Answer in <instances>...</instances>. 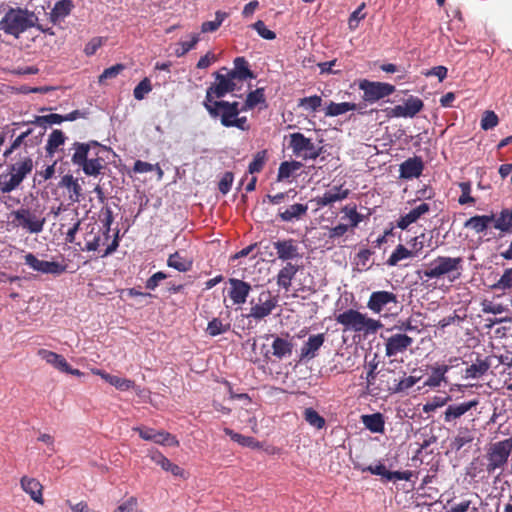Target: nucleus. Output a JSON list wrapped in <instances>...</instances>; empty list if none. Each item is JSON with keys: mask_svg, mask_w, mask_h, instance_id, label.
<instances>
[{"mask_svg": "<svg viewBox=\"0 0 512 512\" xmlns=\"http://www.w3.org/2000/svg\"><path fill=\"white\" fill-rule=\"evenodd\" d=\"M38 17L33 11L21 7H8L0 20V31L14 39L36 26Z\"/></svg>", "mask_w": 512, "mask_h": 512, "instance_id": "nucleus-1", "label": "nucleus"}, {"mask_svg": "<svg viewBox=\"0 0 512 512\" xmlns=\"http://www.w3.org/2000/svg\"><path fill=\"white\" fill-rule=\"evenodd\" d=\"M203 105L212 118H219L222 126L226 128L236 127L242 131L250 129L247 117L239 116L240 112L243 111L239 102L219 100L212 103H203Z\"/></svg>", "mask_w": 512, "mask_h": 512, "instance_id": "nucleus-2", "label": "nucleus"}, {"mask_svg": "<svg viewBox=\"0 0 512 512\" xmlns=\"http://www.w3.org/2000/svg\"><path fill=\"white\" fill-rule=\"evenodd\" d=\"M33 161L30 157L9 166L8 172L0 174V191L10 193L17 189L22 181L32 172Z\"/></svg>", "mask_w": 512, "mask_h": 512, "instance_id": "nucleus-3", "label": "nucleus"}, {"mask_svg": "<svg viewBox=\"0 0 512 512\" xmlns=\"http://www.w3.org/2000/svg\"><path fill=\"white\" fill-rule=\"evenodd\" d=\"M12 223L16 227H20L30 234H39L43 231L46 218L42 212L31 210L30 208L20 207L12 211Z\"/></svg>", "mask_w": 512, "mask_h": 512, "instance_id": "nucleus-4", "label": "nucleus"}, {"mask_svg": "<svg viewBox=\"0 0 512 512\" xmlns=\"http://www.w3.org/2000/svg\"><path fill=\"white\" fill-rule=\"evenodd\" d=\"M511 452L512 436L491 444L486 455V471L492 474L498 469H503L508 462Z\"/></svg>", "mask_w": 512, "mask_h": 512, "instance_id": "nucleus-5", "label": "nucleus"}, {"mask_svg": "<svg viewBox=\"0 0 512 512\" xmlns=\"http://www.w3.org/2000/svg\"><path fill=\"white\" fill-rule=\"evenodd\" d=\"M110 237V233L106 235L105 231L101 229L99 226H92L91 230L85 234V246L82 248V250L96 251L100 247L106 246L103 256L111 254L118 247V232L115 234V237L112 240V242L108 243Z\"/></svg>", "mask_w": 512, "mask_h": 512, "instance_id": "nucleus-6", "label": "nucleus"}, {"mask_svg": "<svg viewBox=\"0 0 512 512\" xmlns=\"http://www.w3.org/2000/svg\"><path fill=\"white\" fill-rule=\"evenodd\" d=\"M222 70L226 71V73L223 74L221 72H215L213 74L215 77V83L208 87L203 103L215 102L217 101L216 99H221L226 94L233 92L236 89V79L231 76V73L226 68H223Z\"/></svg>", "mask_w": 512, "mask_h": 512, "instance_id": "nucleus-7", "label": "nucleus"}, {"mask_svg": "<svg viewBox=\"0 0 512 512\" xmlns=\"http://www.w3.org/2000/svg\"><path fill=\"white\" fill-rule=\"evenodd\" d=\"M289 146L294 155L304 160H315L321 154L322 147H316L310 138L300 132L290 134Z\"/></svg>", "mask_w": 512, "mask_h": 512, "instance_id": "nucleus-8", "label": "nucleus"}, {"mask_svg": "<svg viewBox=\"0 0 512 512\" xmlns=\"http://www.w3.org/2000/svg\"><path fill=\"white\" fill-rule=\"evenodd\" d=\"M368 307L372 311L382 313V316L388 317L394 315L393 311H396L399 305L396 296L392 292L377 291L371 294Z\"/></svg>", "mask_w": 512, "mask_h": 512, "instance_id": "nucleus-9", "label": "nucleus"}, {"mask_svg": "<svg viewBox=\"0 0 512 512\" xmlns=\"http://www.w3.org/2000/svg\"><path fill=\"white\" fill-rule=\"evenodd\" d=\"M359 89L363 91L362 98L365 102L374 103L394 93L395 86L389 83L364 79L360 81Z\"/></svg>", "mask_w": 512, "mask_h": 512, "instance_id": "nucleus-10", "label": "nucleus"}, {"mask_svg": "<svg viewBox=\"0 0 512 512\" xmlns=\"http://www.w3.org/2000/svg\"><path fill=\"white\" fill-rule=\"evenodd\" d=\"M463 259L461 257H437L422 273L426 278H439L445 274L461 268Z\"/></svg>", "mask_w": 512, "mask_h": 512, "instance_id": "nucleus-11", "label": "nucleus"}, {"mask_svg": "<svg viewBox=\"0 0 512 512\" xmlns=\"http://www.w3.org/2000/svg\"><path fill=\"white\" fill-rule=\"evenodd\" d=\"M276 306V299L272 296L271 292L264 290L259 293L257 298H252L250 301V311L246 314L247 317L261 319L268 316Z\"/></svg>", "mask_w": 512, "mask_h": 512, "instance_id": "nucleus-12", "label": "nucleus"}, {"mask_svg": "<svg viewBox=\"0 0 512 512\" xmlns=\"http://www.w3.org/2000/svg\"><path fill=\"white\" fill-rule=\"evenodd\" d=\"M424 107L423 101L415 96H409L403 105H396L393 108H387L386 114L390 118H413Z\"/></svg>", "mask_w": 512, "mask_h": 512, "instance_id": "nucleus-13", "label": "nucleus"}, {"mask_svg": "<svg viewBox=\"0 0 512 512\" xmlns=\"http://www.w3.org/2000/svg\"><path fill=\"white\" fill-rule=\"evenodd\" d=\"M24 262L34 271L43 274L60 275L66 270L65 265L55 261L40 260L33 253H27L24 256Z\"/></svg>", "mask_w": 512, "mask_h": 512, "instance_id": "nucleus-14", "label": "nucleus"}, {"mask_svg": "<svg viewBox=\"0 0 512 512\" xmlns=\"http://www.w3.org/2000/svg\"><path fill=\"white\" fill-rule=\"evenodd\" d=\"M24 262L34 271L43 274L60 275L66 270L65 265L55 261L40 260L33 253H27L24 256Z\"/></svg>", "mask_w": 512, "mask_h": 512, "instance_id": "nucleus-15", "label": "nucleus"}, {"mask_svg": "<svg viewBox=\"0 0 512 512\" xmlns=\"http://www.w3.org/2000/svg\"><path fill=\"white\" fill-rule=\"evenodd\" d=\"M24 262L34 271L43 274L60 275L66 270L65 265L55 261L40 260L33 253H27L24 256Z\"/></svg>", "mask_w": 512, "mask_h": 512, "instance_id": "nucleus-16", "label": "nucleus"}, {"mask_svg": "<svg viewBox=\"0 0 512 512\" xmlns=\"http://www.w3.org/2000/svg\"><path fill=\"white\" fill-rule=\"evenodd\" d=\"M227 283L229 284L227 290L229 299L234 305H243L252 290L251 284L238 278H229Z\"/></svg>", "mask_w": 512, "mask_h": 512, "instance_id": "nucleus-17", "label": "nucleus"}, {"mask_svg": "<svg viewBox=\"0 0 512 512\" xmlns=\"http://www.w3.org/2000/svg\"><path fill=\"white\" fill-rule=\"evenodd\" d=\"M273 247L278 258L282 261H290L301 257L296 240L292 238L275 241Z\"/></svg>", "mask_w": 512, "mask_h": 512, "instance_id": "nucleus-18", "label": "nucleus"}, {"mask_svg": "<svg viewBox=\"0 0 512 512\" xmlns=\"http://www.w3.org/2000/svg\"><path fill=\"white\" fill-rule=\"evenodd\" d=\"M424 169V163L421 157L414 156L408 158L400 165V177L403 179L418 178Z\"/></svg>", "mask_w": 512, "mask_h": 512, "instance_id": "nucleus-19", "label": "nucleus"}, {"mask_svg": "<svg viewBox=\"0 0 512 512\" xmlns=\"http://www.w3.org/2000/svg\"><path fill=\"white\" fill-rule=\"evenodd\" d=\"M413 342L412 337L405 334H395L391 336L386 343V355L394 356L404 351Z\"/></svg>", "mask_w": 512, "mask_h": 512, "instance_id": "nucleus-20", "label": "nucleus"}, {"mask_svg": "<svg viewBox=\"0 0 512 512\" xmlns=\"http://www.w3.org/2000/svg\"><path fill=\"white\" fill-rule=\"evenodd\" d=\"M430 211V205L428 203H421L412 210H410L407 214L401 216L397 221V227L402 230L408 228V226L414 222H416L419 218Z\"/></svg>", "mask_w": 512, "mask_h": 512, "instance_id": "nucleus-21", "label": "nucleus"}, {"mask_svg": "<svg viewBox=\"0 0 512 512\" xmlns=\"http://www.w3.org/2000/svg\"><path fill=\"white\" fill-rule=\"evenodd\" d=\"M478 405L477 400H471L460 404L449 405L444 412V421L449 423L463 416L466 412Z\"/></svg>", "mask_w": 512, "mask_h": 512, "instance_id": "nucleus-22", "label": "nucleus"}, {"mask_svg": "<svg viewBox=\"0 0 512 512\" xmlns=\"http://www.w3.org/2000/svg\"><path fill=\"white\" fill-rule=\"evenodd\" d=\"M364 104H356V103H350V102H342V103H335L331 101L325 109V115L328 117H336L342 114L347 113L348 111H355L358 110L360 113L362 112V109L364 108Z\"/></svg>", "mask_w": 512, "mask_h": 512, "instance_id": "nucleus-23", "label": "nucleus"}, {"mask_svg": "<svg viewBox=\"0 0 512 512\" xmlns=\"http://www.w3.org/2000/svg\"><path fill=\"white\" fill-rule=\"evenodd\" d=\"M22 489L30 495L31 499L36 503L43 504V496H42V485L35 478H29L24 476L20 481Z\"/></svg>", "mask_w": 512, "mask_h": 512, "instance_id": "nucleus-24", "label": "nucleus"}, {"mask_svg": "<svg viewBox=\"0 0 512 512\" xmlns=\"http://www.w3.org/2000/svg\"><path fill=\"white\" fill-rule=\"evenodd\" d=\"M495 220V215L492 213L490 215H475L469 218L465 223L464 227L472 229L476 233L480 234L485 232L489 226Z\"/></svg>", "mask_w": 512, "mask_h": 512, "instance_id": "nucleus-25", "label": "nucleus"}, {"mask_svg": "<svg viewBox=\"0 0 512 512\" xmlns=\"http://www.w3.org/2000/svg\"><path fill=\"white\" fill-rule=\"evenodd\" d=\"M151 460L163 470L171 472L174 476L185 477V471L178 465L172 463L162 453L153 451L150 453Z\"/></svg>", "mask_w": 512, "mask_h": 512, "instance_id": "nucleus-26", "label": "nucleus"}, {"mask_svg": "<svg viewBox=\"0 0 512 512\" xmlns=\"http://www.w3.org/2000/svg\"><path fill=\"white\" fill-rule=\"evenodd\" d=\"M307 211L308 206L306 204L295 203L285 208L283 211L279 210L278 217L283 222H292L306 216Z\"/></svg>", "mask_w": 512, "mask_h": 512, "instance_id": "nucleus-27", "label": "nucleus"}, {"mask_svg": "<svg viewBox=\"0 0 512 512\" xmlns=\"http://www.w3.org/2000/svg\"><path fill=\"white\" fill-rule=\"evenodd\" d=\"M297 272L298 266L291 262H287L277 274V285L285 289V291H289L292 279L295 277Z\"/></svg>", "mask_w": 512, "mask_h": 512, "instance_id": "nucleus-28", "label": "nucleus"}, {"mask_svg": "<svg viewBox=\"0 0 512 512\" xmlns=\"http://www.w3.org/2000/svg\"><path fill=\"white\" fill-rule=\"evenodd\" d=\"M94 373L120 391H127L134 387V382L132 380L109 374L103 370H96Z\"/></svg>", "mask_w": 512, "mask_h": 512, "instance_id": "nucleus-29", "label": "nucleus"}, {"mask_svg": "<svg viewBox=\"0 0 512 512\" xmlns=\"http://www.w3.org/2000/svg\"><path fill=\"white\" fill-rule=\"evenodd\" d=\"M37 354L41 359L46 361V363L50 364L51 366H53L54 368L61 372L62 370L68 369V363L66 359L60 354H57L46 349H39Z\"/></svg>", "mask_w": 512, "mask_h": 512, "instance_id": "nucleus-30", "label": "nucleus"}, {"mask_svg": "<svg viewBox=\"0 0 512 512\" xmlns=\"http://www.w3.org/2000/svg\"><path fill=\"white\" fill-rule=\"evenodd\" d=\"M324 335L317 334L310 336L301 348V358H314L317 350L323 345Z\"/></svg>", "mask_w": 512, "mask_h": 512, "instance_id": "nucleus-31", "label": "nucleus"}, {"mask_svg": "<svg viewBox=\"0 0 512 512\" xmlns=\"http://www.w3.org/2000/svg\"><path fill=\"white\" fill-rule=\"evenodd\" d=\"M167 265L178 270L179 272H187L191 270L193 260L183 256L181 252L176 251L168 257Z\"/></svg>", "mask_w": 512, "mask_h": 512, "instance_id": "nucleus-32", "label": "nucleus"}, {"mask_svg": "<svg viewBox=\"0 0 512 512\" xmlns=\"http://www.w3.org/2000/svg\"><path fill=\"white\" fill-rule=\"evenodd\" d=\"M74 5L71 0H59L55 3L54 7L50 12V19L53 23L64 19L70 14Z\"/></svg>", "mask_w": 512, "mask_h": 512, "instance_id": "nucleus-33", "label": "nucleus"}, {"mask_svg": "<svg viewBox=\"0 0 512 512\" xmlns=\"http://www.w3.org/2000/svg\"><path fill=\"white\" fill-rule=\"evenodd\" d=\"M231 76L240 81L248 78H254L253 72L249 69L248 62L244 57H237L234 60V69L228 70Z\"/></svg>", "mask_w": 512, "mask_h": 512, "instance_id": "nucleus-34", "label": "nucleus"}, {"mask_svg": "<svg viewBox=\"0 0 512 512\" xmlns=\"http://www.w3.org/2000/svg\"><path fill=\"white\" fill-rule=\"evenodd\" d=\"M493 227L496 230H499L502 233H511L512 232V208L502 209L499 213V216H495V220L493 221Z\"/></svg>", "mask_w": 512, "mask_h": 512, "instance_id": "nucleus-35", "label": "nucleus"}, {"mask_svg": "<svg viewBox=\"0 0 512 512\" xmlns=\"http://www.w3.org/2000/svg\"><path fill=\"white\" fill-rule=\"evenodd\" d=\"M91 145L98 146L99 144L95 141H92L91 143H74L75 152L72 155V162L74 165L81 167V165L88 160V153Z\"/></svg>", "mask_w": 512, "mask_h": 512, "instance_id": "nucleus-36", "label": "nucleus"}, {"mask_svg": "<svg viewBox=\"0 0 512 512\" xmlns=\"http://www.w3.org/2000/svg\"><path fill=\"white\" fill-rule=\"evenodd\" d=\"M448 365H437L431 368V374L424 382L425 386L438 387L441 382L445 381V374L448 372Z\"/></svg>", "mask_w": 512, "mask_h": 512, "instance_id": "nucleus-37", "label": "nucleus"}, {"mask_svg": "<svg viewBox=\"0 0 512 512\" xmlns=\"http://www.w3.org/2000/svg\"><path fill=\"white\" fill-rule=\"evenodd\" d=\"M362 422L365 427L373 433H382L384 431L385 422L383 415L380 413L363 415Z\"/></svg>", "mask_w": 512, "mask_h": 512, "instance_id": "nucleus-38", "label": "nucleus"}, {"mask_svg": "<svg viewBox=\"0 0 512 512\" xmlns=\"http://www.w3.org/2000/svg\"><path fill=\"white\" fill-rule=\"evenodd\" d=\"M224 433L231 438L234 442H237L239 445L243 447H250V448H259L260 444L258 441L255 440V438L250 436H244L240 433L234 432L230 428H224Z\"/></svg>", "mask_w": 512, "mask_h": 512, "instance_id": "nucleus-39", "label": "nucleus"}, {"mask_svg": "<svg viewBox=\"0 0 512 512\" xmlns=\"http://www.w3.org/2000/svg\"><path fill=\"white\" fill-rule=\"evenodd\" d=\"M273 355L281 359L292 354V344L283 338L276 337L272 343Z\"/></svg>", "mask_w": 512, "mask_h": 512, "instance_id": "nucleus-40", "label": "nucleus"}, {"mask_svg": "<svg viewBox=\"0 0 512 512\" xmlns=\"http://www.w3.org/2000/svg\"><path fill=\"white\" fill-rule=\"evenodd\" d=\"M345 214L344 218L349 220V227L355 228L364 220V215L357 212L356 204H348L341 209Z\"/></svg>", "mask_w": 512, "mask_h": 512, "instance_id": "nucleus-41", "label": "nucleus"}, {"mask_svg": "<svg viewBox=\"0 0 512 512\" xmlns=\"http://www.w3.org/2000/svg\"><path fill=\"white\" fill-rule=\"evenodd\" d=\"M302 167V163L298 161H284L280 164L277 174V180L283 181L288 179L295 171Z\"/></svg>", "mask_w": 512, "mask_h": 512, "instance_id": "nucleus-42", "label": "nucleus"}, {"mask_svg": "<svg viewBox=\"0 0 512 512\" xmlns=\"http://www.w3.org/2000/svg\"><path fill=\"white\" fill-rule=\"evenodd\" d=\"M265 102V94L263 88H257L254 91L248 93L245 101V105L242 107L243 111L253 109L258 104Z\"/></svg>", "mask_w": 512, "mask_h": 512, "instance_id": "nucleus-43", "label": "nucleus"}, {"mask_svg": "<svg viewBox=\"0 0 512 512\" xmlns=\"http://www.w3.org/2000/svg\"><path fill=\"white\" fill-rule=\"evenodd\" d=\"M501 323L502 322H490L486 325V327L489 329L488 333L491 334V337L495 339H507L509 336L512 337V328L510 326H498Z\"/></svg>", "mask_w": 512, "mask_h": 512, "instance_id": "nucleus-44", "label": "nucleus"}, {"mask_svg": "<svg viewBox=\"0 0 512 512\" xmlns=\"http://www.w3.org/2000/svg\"><path fill=\"white\" fill-rule=\"evenodd\" d=\"M65 142V135L61 130H53L52 133L49 135L47 144H46V151L48 154L52 155L57 150V148L64 144Z\"/></svg>", "mask_w": 512, "mask_h": 512, "instance_id": "nucleus-45", "label": "nucleus"}, {"mask_svg": "<svg viewBox=\"0 0 512 512\" xmlns=\"http://www.w3.org/2000/svg\"><path fill=\"white\" fill-rule=\"evenodd\" d=\"M303 417L310 426L316 429H322L326 424L325 419L313 408H306Z\"/></svg>", "mask_w": 512, "mask_h": 512, "instance_id": "nucleus-46", "label": "nucleus"}, {"mask_svg": "<svg viewBox=\"0 0 512 512\" xmlns=\"http://www.w3.org/2000/svg\"><path fill=\"white\" fill-rule=\"evenodd\" d=\"M474 437L472 433L467 428H461L459 429L457 435L455 436L452 447L459 451L462 449L465 445L471 443L473 441Z\"/></svg>", "mask_w": 512, "mask_h": 512, "instance_id": "nucleus-47", "label": "nucleus"}, {"mask_svg": "<svg viewBox=\"0 0 512 512\" xmlns=\"http://www.w3.org/2000/svg\"><path fill=\"white\" fill-rule=\"evenodd\" d=\"M324 194L326 195L328 202L331 205L334 202L342 201V200L346 199L350 194V190L347 188H343V186L340 185V186L332 187L330 190L326 191Z\"/></svg>", "mask_w": 512, "mask_h": 512, "instance_id": "nucleus-48", "label": "nucleus"}, {"mask_svg": "<svg viewBox=\"0 0 512 512\" xmlns=\"http://www.w3.org/2000/svg\"><path fill=\"white\" fill-rule=\"evenodd\" d=\"M409 257H413L409 249H407L404 245L399 244L388 258L386 264L388 266H396L401 260Z\"/></svg>", "mask_w": 512, "mask_h": 512, "instance_id": "nucleus-49", "label": "nucleus"}, {"mask_svg": "<svg viewBox=\"0 0 512 512\" xmlns=\"http://www.w3.org/2000/svg\"><path fill=\"white\" fill-rule=\"evenodd\" d=\"M266 160H267V151L266 150L258 151L254 155L253 160L250 162V164L248 166V172L250 174H255V173L261 172L262 169L264 168Z\"/></svg>", "mask_w": 512, "mask_h": 512, "instance_id": "nucleus-50", "label": "nucleus"}, {"mask_svg": "<svg viewBox=\"0 0 512 512\" xmlns=\"http://www.w3.org/2000/svg\"><path fill=\"white\" fill-rule=\"evenodd\" d=\"M81 167L86 175L97 176L104 167L103 160L101 158L88 159Z\"/></svg>", "mask_w": 512, "mask_h": 512, "instance_id": "nucleus-51", "label": "nucleus"}, {"mask_svg": "<svg viewBox=\"0 0 512 512\" xmlns=\"http://www.w3.org/2000/svg\"><path fill=\"white\" fill-rule=\"evenodd\" d=\"M99 219L102 223L101 229L105 231V234L108 235L111 231V225L114 221L113 212L110 206L105 205L101 208L99 213Z\"/></svg>", "mask_w": 512, "mask_h": 512, "instance_id": "nucleus-52", "label": "nucleus"}, {"mask_svg": "<svg viewBox=\"0 0 512 512\" xmlns=\"http://www.w3.org/2000/svg\"><path fill=\"white\" fill-rule=\"evenodd\" d=\"M322 105V98L318 95L304 97L299 99L298 106L309 112H316Z\"/></svg>", "mask_w": 512, "mask_h": 512, "instance_id": "nucleus-53", "label": "nucleus"}, {"mask_svg": "<svg viewBox=\"0 0 512 512\" xmlns=\"http://www.w3.org/2000/svg\"><path fill=\"white\" fill-rule=\"evenodd\" d=\"M226 17H227V13L222 12V11H217L215 14V20L205 21L202 23L201 32L209 33V32L216 31L221 26V24L223 23V21L225 20Z\"/></svg>", "mask_w": 512, "mask_h": 512, "instance_id": "nucleus-54", "label": "nucleus"}, {"mask_svg": "<svg viewBox=\"0 0 512 512\" xmlns=\"http://www.w3.org/2000/svg\"><path fill=\"white\" fill-rule=\"evenodd\" d=\"M489 369V364L485 361H478L477 363H474L470 365L465 373L467 378H478L482 375H484Z\"/></svg>", "mask_w": 512, "mask_h": 512, "instance_id": "nucleus-55", "label": "nucleus"}, {"mask_svg": "<svg viewBox=\"0 0 512 512\" xmlns=\"http://www.w3.org/2000/svg\"><path fill=\"white\" fill-rule=\"evenodd\" d=\"M152 442L160 445L178 446L179 442L172 434L164 431H156Z\"/></svg>", "mask_w": 512, "mask_h": 512, "instance_id": "nucleus-56", "label": "nucleus"}, {"mask_svg": "<svg viewBox=\"0 0 512 512\" xmlns=\"http://www.w3.org/2000/svg\"><path fill=\"white\" fill-rule=\"evenodd\" d=\"M459 188L461 190V195L458 199V203L460 205H465V204H474L475 203V198H473L470 194H471V183L469 181L467 182H460L459 183Z\"/></svg>", "mask_w": 512, "mask_h": 512, "instance_id": "nucleus-57", "label": "nucleus"}, {"mask_svg": "<svg viewBox=\"0 0 512 512\" xmlns=\"http://www.w3.org/2000/svg\"><path fill=\"white\" fill-rule=\"evenodd\" d=\"M495 290H507L512 288V268L504 271L501 278L492 286Z\"/></svg>", "mask_w": 512, "mask_h": 512, "instance_id": "nucleus-58", "label": "nucleus"}, {"mask_svg": "<svg viewBox=\"0 0 512 512\" xmlns=\"http://www.w3.org/2000/svg\"><path fill=\"white\" fill-rule=\"evenodd\" d=\"M152 90L151 82L148 78H144L139 82V84L134 88L133 95L137 100L144 99L145 95L148 94Z\"/></svg>", "mask_w": 512, "mask_h": 512, "instance_id": "nucleus-59", "label": "nucleus"}, {"mask_svg": "<svg viewBox=\"0 0 512 512\" xmlns=\"http://www.w3.org/2000/svg\"><path fill=\"white\" fill-rule=\"evenodd\" d=\"M499 119L494 111H485L481 119V128L490 130L498 125Z\"/></svg>", "mask_w": 512, "mask_h": 512, "instance_id": "nucleus-60", "label": "nucleus"}, {"mask_svg": "<svg viewBox=\"0 0 512 512\" xmlns=\"http://www.w3.org/2000/svg\"><path fill=\"white\" fill-rule=\"evenodd\" d=\"M199 41V36L197 34H193L190 41H182L180 42L179 48L175 50V54L177 57H182L190 50H192Z\"/></svg>", "mask_w": 512, "mask_h": 512, "instance_id": "nucleus-61", "label": "nucleus"}, {"mask_svg": "<svg viewBox=\"0 0 512 512\" xmlns=\"http://www.w3.org/2000/svg\"><path fill=\"white\" fill-rule=\"evenodd\" d=\"M252 28L257 31L259 36L266 40H274L276 38V33L270 29H268L265 25V23L262 20L256 21Z\"/></svg>", "mask_w": 512, "mask_h": 512, "instance_id": "nucleus-62", "label": "nucleus"}, {"mask_svg": "<svg viewBox=\"0 0 512 512\" xmlns=\"http://www.w3.org/2000/svg\"><path fill=\"white\" fill-rule=\"evenodd\" d=\"M125 66L123 64H116L109 68H106L102 74L99 76V83L104 82L107 79H112L117 77L123 70Z\"/></svg>", "mask_w": 512, "mask_h": 512, "instance_id": "nucleus-63", "label": "nucleus"}, {"mask_svg": "<svg viewBox=\"0 0 512 512\" xmlns=\"http://www.w3.org/2000/svg\"><path fill=\"white\" fill-rule=\"evenodd\" d=\"M137 499L130 497L121 504H119L113 512H135L137 509Z\"/></svg>", "mask_w": 512, "mask_h": 512, "instance_id": "nucleus-64", "label": "nucleus"}]
</instances>
